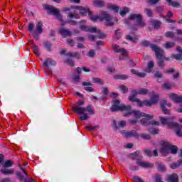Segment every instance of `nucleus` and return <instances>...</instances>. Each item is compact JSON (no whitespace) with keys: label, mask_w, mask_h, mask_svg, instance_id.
I'll use <instances>...</instances> for the list:
<instances>
[{"label":"nucleus","mask_w":182,"mask_h":182,"mask_svg":"<svg viewBox=\"0 0 182 182\" xmlns=\"http://www.w3.org/2000/svg\"><path fill=\"white\" fill-rule=\"evenodd\" d=\"M110 110L112 112H129V110H132V106L124 105L123 104L120 105V100H115L113 102Z\"/></svg>","instance_id":"39448f33"},{"label":"nucleus","mask_w":182,"mask_h":182,"mask_svg":"<svg viewBox=\"0 0 182 182\" xmlns=\"http://www.w3.org/2000/svg\"><path fill=\"white\" fill-rule=\"evenodd\" d=\"M94 6L96 8H102V6H105V1L101 0H96L94 1Z\"/></svg>","instance_id":"72a5a7b5"},{"label":"nucleus","mask_w":182,"mask_h":182,"mask_svg":"<svg viewBox=\"0 0 182 182\" xmlns=\"http://www.w3.org/2000/svg\"><path fill=\"white\" fill-rule=\"evenodd\" d=\"M102 94L105 96H107L109 95V89L107 87H104L102 89Z\"/></svg>","instance_id":"69168bd1"},{"label":"nucleus","mask_w":182,"mask_h":182,"mask_svg":"<svg viewBox=\"0 0 182 182\" xmlns=\"http://www.w3.org/2000/svg\"><path fill=\"white\" fill-rule=\"evenodd\" d=\"M158 170L159 171H166V168L164 165H163V164H161V162H159L158 163Z\"/></svg>","instance_id":"de8ad7c7"},{"label":"nucleus","mask_w":182,"mask_h":182,"mask_svg":"<svg viewBox=\"0 0 182 182\" xmlns=\"http://www.w3.org/2000/svg\"><path fill=\"white\" fill-rule=\"evenodd\" d=\"M172 58L173 59H176V60H182V53H178V54H172Z\"/></svg>","instance_id":"a18cd8bd"},{"label":"nucleus","mask_w":182,"mask_h":182,"mask_svg":"<svg viewBox=\"0 0 182 182\" xmlns=\"http://www.w3.org/2000/svg\"><path fill=\"white\" fill-rule=\"evenodd\" d=\"M154 77L157 79V82L159 83L163 82V74L160 71H156L154 73Z\"/></svg>","instance_id":"7c9ffc66"},{"label":"nucleus","mask_w":182,"mask_h":182,"mask_svg":"<svg viewBox=\"0 0 182 182\" xmlns=\"http://www.w3.org/2000/svg\"><path fill=\"white\" fill-rule=\"evenodd\" d=\"M140 166H139V165L137 166H134V165H130L129 166V170H131L132 171H137V170H139Z\"/></svg>","instance_id":"6e6d98bb"},{"label":"nucleus","mask_w":182,"mask_h":182,"mask_svg":"<svg viewBox=\"0 0 182 182\" xmlns=\"http://www.w3.org/2000/svg\"><path fill=\"white\" fill-rule=\"evenodd\" d=\"M77 9L80 11V14L82 16H86L87 14L89 15V12H92L89 7H84L82 6H78Z\"/></svg>","instance_id":"4468645a"},{"label":"nucleus","mask_w":182,"mask_h":182,"mask_svg":"<svg viewBox=\"0 0 182 182\" xmlns=\"http://www.w3.org/2000/svg\"><path fill=\"white\" fill-rule=\"evenodd\" d=\"M151 49L155 52V55L158 59V66H159V68L162 69H164V66H166V65L164 64V58L163 57V55L164 54V50H163V49H161L160 47H159V46L156 44H151Z\"/></svg>","instance_id":"20e7f679"},{"label":"nucleus","mask_w":182,"mask_h":182,"mask_svg":"<svg viewBox=\"0 0 182 182\" xmlns=\"http://www.w3.org/2000/svg\"><path fill=\"white\" fill-rule=\"evenodd\" d=\"M176 46V43L174 42H166L164 45L165 49H170L171 48H174Z\"/></svg>","instance_id":"58836bf2"},{"label":"nucleus","mask_w":182,"mask_h":182,"mask_svg":"<svg viewBox=\"0 0 182 182\" xmlns=\"http://www.w3.org/2000/svg\"><path fill=\"white\" fill-rule=\"evenodd\" d=\"M67 23H69L70 25L76 26L77 25V21L72 19H75V14L73 13H69V14L67 16Z\"/></svg>","instance_id":"2eb2a0df"},{"label":"nucleus","mask_w":182,"mask_h":182,"mask_svg":"<svg viewBox=\"0 0 182 182\" xmlns=\"http://www.w3.org/2000/svg\"><path fill=\"white\" fill-rule=\"evenodd\" d=\"M85 105V101L80 100L77 105L73 106V111L77 114H83L85 113V107H82Z\"/></svg>","instance_id":"9b49d317"},{"label":"nucleus","mask_w":182,"mask_h":182,"mask_svg":"<svg viewBox=\"0 0 182 182\" xmlns=\"http://www.w3.org/2000/svg\"><path fill=\"white\" fill-rule=\"evenodd\" d=\"M160 120L164 126H168V127L171 128L178 127V123L173 122V118L171 117H160Z\"/></svg>","instance_id":"1a4fd4ad"},{"label":"nucleus","mask_w":182,"mask_h":182,"mask_svg":"<svg viewBox=\"0 0 182 182\" xmlns=\"http://www.w3.org/2000/svg\"><path fill=\"white\" fill-rule=\"evenodd\" d=\"M85 112H88L90 114H95V109H93V106L90 105L85 107Z\"/></svg>","instance_id":"c9c22d12"},{"label":"nucleus","mask_w":182,"mask_h":182,"mask_svg":"<svg viewBox=\"0 0 182 182\" xmlns=\"http://www.w3.org/2000/svg\"><path fill=\"white\" fill-rule=\"evenodd\" d=\"M129 11H130L128 7H125L122 11H120L119 14L122 17L126 16V14H128Z\"/></svg>","instance_id":"8fccbe9b"},{"label":"nucleus","mask_w":182,"mask_h":182,"mask_svg":"<svg viewBox=\"0 0 182 182\" xmlns=\"http://www.w3.org/2000/svg\"><path fill=\"white\" fill-rule=\"evenodd\" d=\"M132 180L134 182H146L144 181V180H143L140 176H137V175H134L132 176Z\"/></svg>","instance_id":"4c0bfd02"},{"label":"nucleus","mask_w":182,"mask_h":182,"mask_svg":"<svg viewBox=\"0 0 182 182\" xmlns=\"http://www.w3.org/2000/svg\"><path fill=\"white\" fill-rule=\"evenodd\" d=\"M59 32L62 35L63 38H66L67 36H72V33L69 30L60 28L59 30Z\"/></svg>","instance_id":"b1692460"},{"label":"nucleus","mask_w":182,"mask_h":182,"mask_svg":"<svg viewBox=\"0 0 182 182\" xmlns=\"http://www.w3.org/2000/svg\"><path fill=\"white\" fill-rule=\"evenodd\" d=\"M141 137L144 139V140H150V139H151V136L147 134H141Z\"/></svg>","instance_id":"4d7b16f0"},{"label":"nucleus","mask_w":182,"mask_h":182,"mask_svg":"<svg viewBox=\"0 0 182 182\" xmlns=\"http://www.w3.org/2000/svg\"><path fill=\"white\" fill-rule=\"evenodd\" d=\"M164 36H165L166 38H174L175 34H174V32H173V31H166V32L164 33Z\"/></svg>","instance_id":"37998d69"},{"label":"nucleus","mask_w":182,"mask_h":182,"mask_svg":"<svg viewBox=\"0 0 182 182\" xmlns=\"http://www.w3.org/2000/svg\"><path fill=\"white\" fill-rule=\"evenodd\" d=\"M129 114H134L136 119H141V117H145L144 119H141V123L142 126H149V124H151L152 126L160 125V122H159V121L151 120V119H154V115H150L140 111H133L132 110V108L131 110L127 111L125 116H129Z\"/></svg>","instance_id":"f257e3e1"},{"label":"nucleus","mask_w":182,"mask_h":182,"mask_svg":"<svg viewBox=\"0 0 182 182\" xmlns=\"http://www.w3.org/2000/svg\"><path fill=\"white\" fill-rule=\"evenodd\" d=\"M82 114L81 116H80V120L81 121H85V120H87V119H89V116L87 115V114L83 112L82 114Z\"/></svg>","instance_id":"603ef678"},{"label":"nucleus","mask_w":182,"mask_h":182,"mask_svg":"<svg viewBox=\"0 0 182 182\" xmlns=\"http://www.w3.org/2000/svg\"><path fill=\"white\" fill-rule=\"evenodd\" d=\"M141 46H144V48H147L149 46H150V48H151V45L150 44V41H144L141 43Z\"/></svg>","instance_id":"3c124183"},{"label":"nucleus","mask_w":182,"mask_h":182,"mask_svg":"<svg viewBox=\"0 0 182 182\" xmlns=\"http://www.w3.org/2000/svg\"><path fill=\"white\" fill-rule=\"evenodd\" d=\"M137 96V91L136 90H132L131 95L129 96V102H136L139 98L136 97Z\"/></svg>","instance_id":"412c9836"},{"label":"nucleus","mask_w":182,"mask_h":182,"mask_svg":"<svg viewBox=\"0 0 182 182\" xmlns=\"http://www.w3.org/2000/svg\"><path fill=\"white\" fill-rule=\"evenodd\" d=\"M33 28H34L33 23H29V24H28V31L33 33V32H34V31H33Z\"/></svg>","instance_id":"338daca9"},{"label":"nucleus","mask_w":182,"mask_h":182,"mask_svg":"<svg viewBox=\"0 0 182 182\" xmlns=\"http://www.w3.org/2000/svg\"><path fill=\"white\" fill-rule=\"evenodd\" d=\"M44 68H49L50 66H56V61L52 60L51 58H47L43 63Z\"/></svg>","instance_id":"f3484780"},{"label":"nucleus","mask_w":182,"mask_h":182,"mask_svg":"<svg viewBox=\"0 0 182 182\" xmlns=\"http://www.w3.org/2000/svg\"><path fill=\"white\" fill-rule=\"evenodd\" d=\"M122 135L124 136V137L127 139H132V137L139 139V134L134 131L124 132H122Z\"/></svg>","instance_id":"ddd939ff"},{"label":"nucleus","mask_w":182,"mask_h":182,"mask_svg":"<svg viewBox=\"0 0 182 182\" xmlns=\"http://www.w3.org/2000/svg\"><path fill=\"white\" fill-rule=\"evenodd\" d=\"M0 173H3L4 176H13V174H15V171L14 169L4 168L0 169Z\"/></svg>","instance_id":"a211bd4d"},{"label":"nucleus","mask_w":182,"mask_h":182,"mask_svg":"<svg viewBox=\"0 0 182 182\" xmlns=\"http://www.w3.org/2000/svg\"><path fill=\"white\" fill-rule=\"evenodd\" d=\"M89 16H90V19L92 22H96L97 19H99L100 22L106 21V26H113L114 25V23L112 21V16L109 15V14L103 13L102 16H93V12L91 11L89 12Z\"/></svg>","instance_id":"7ed1b4c3"},{"label":"nucleus","mask_w":182,"mask_h":182,"mask_svg":"<svg viewBox=\"0 0 182 182\" xmlns=\"http://www.w3.org/2000/svg\"><path fill=\"white\" fill-rule=\"evenodd\" d=\"M44 48H46V49H47V50L48 52H52V43L49 42V41H45L43 43Z\"/></svg>","instance_id":"473e14b6"},{"label":"nucleus","mask_w":182,"mask_h":182,"mask_svg":"<svg viewBox=\"0 0 182 182\" xmlns=\"http://www.w3.org/2000/svg\"><path fill=\"white\" fill-rule=\"evenodd\" d=\"M112 48L115 53H121L122 55L119 56V60H126L127 58V50L126 49L120 48L117 44H112Z\"/></svg>","instance_id":"6e6552de"},{"label":"nucleus","mask_w":182,"mask_h":182,"mask_svg":"<svg viewBox=\"0 0 182 182\" xmlns=\"http://www.w3.org/2000/svg\"><path fill=\"white\" fill-rule=\"evenodd\" d=\"M113 78L114 80H127V79H129V76L124 74H117L113 76Z\"/></svg>","instance_id":"aec40b11"},{"label":"nucleus","mask_w":182,"mask_h":182,"mask_svg":"<svg viewBox=\"0 0 182 182\" xmlns=\"http://www.w3.org/2000/svg\"><path fill=\"white\" fill-rule=\"evenodd\" d=\"M66 56L69 58H74L75 59H80V54L78 52H68Z\"/></svg>","instance_id":"bb28decb"},{"label":"nucleus","mask_w":182,"mask_h":182,"mask_svg":"<svg viewBox=\"0 0 182 182\" xmlns=\"http://www.w3.org/2000/svg\"><path fill=\"white\" fill-rule=\"evenodd\" d=\"M43 23L41 21H38L36 24V32L41 35L43 32Z\"/></svg>","instance_id":"cd10ccee"},{"label":"nucleus","mask_w":182,"mask_h":182,"mask_svg":"<svg viewBox=\"0 0 182 182\" xmlns=\"http://www.w3.org/2000/svg\"><path fill=\"white\" fill-rule=\"evenodd\" d=\"M178 149L177 146L171 145L168 142H164L162 144V147L161 149V152L162 154H168V153H171V154H177Z\"/></svg>","instance_id":"0eeeda50"},{"label":"nucleus","mask_w":182,"mask_h":182,"mask_svg":"<svg viewBox=\"0 0 182 182\" xmlns=\"http://www.w3.org/2000/svg\"><path fill=\"white\" fill-rule=\"evenodd\" d=\"M139 95H147V93H149V90L146 89V88H141L139 91H138Z\"/></svg>","instance_id":"864d4df0"},{"label":"nucleus","mask_w":182,"mask_h":182,"mask_svg":"<svg viewBox=\"0 0 182 182\" xmlns=\"http://www.w3.org/2000/svg\"><path fill=\"white\" fill-rule=\"evenodd\" d=\"M43 8L45 11H47L48 15H53L54 16H56L60 22L63 21V16L60 14V11L58 9H55L53 6L49 4L44 5Z\"/></svg>","instance_id":"423d86ee"},{"label":"nucleus","mask_w":182,"mask_h":182,"mask_svg":"<svg viewBox=\"0 0 182 182\" xmlns=\"http://www.w3.org/2000/svg\"><path fill=\"white\" fill-rule=\"evenodd\" d=\"M166 105H167V101L166 100H162L161 102V109L164 114H168V113H170V111L166 109Z\"/></svg>","instance_id":"4be33fe9"},{"label":"nucleus","mask_w":182,"mask_h":182,"mask_svg":"<svg viewBox=\"0 0 182 182\" xmlns=\"http://www.w3.org/2000/svg\"><path fill=\"white\" fill-rule=\"evenodd\" d=\"M168 182H178V175L176 173H172L168 176Z\"/></svg>","instance_id":"a878e982"},{"label":"nucleus","mask_w":182,"mask_h":182,"mask_svg":"<svg viewBox=\"0 0 182 182\" xmlns=\"http://www.w3.org/2000/svg\"><path fill=\"white\" fill-rule=\"evenodd\" d=\"M66 63H68V65L71 66V68H73V66H75V63L73 62V60H72V59H70V58L67 59Z\"/></svg>","instance_id":"bf43d9fd"},{"label":"nucleus","mask_w":182,"mask_h":182,"mask_svg":"<svg viewBox=\"0 0 182 182\" xmlns=\"http://www.w3.org/2000/svg\"><path fill=\"white\" fill-rule=\"evenodd\" d=\"M88 56L89 58H95V56H96V51H95V50H90L88 52Z\"/></svg>","instance_id":"13d9d810"},{"label":"nucleus","mask_w":182,"mask_h":182,"mask_svg":"<svg viewBox=\"0 0 182 182\" xmlns=\"http://www.w3.org/2000/svg\"><path fill=\"white\" fill-rule=\"evenodd\" d=\"M145 13L149 18H151V16H153V11H151L150 9H146Z\"/></svg>","instance_id":"5fc2aeb1"},{"label":"nucleus","mask_w":182,"mask_h":182,"mask_svg":"<svg viewBox=\"0 0 182 182\" xmlns=\"http://www.w3.org/2000/svg\"><path fill=\"white\" fill-rule=\"evenodd\" d=\"M90 33H100V30H97V28L96 27H91V28H88V31Z\"/></svg>","instance_id":"79ce46f5"},{"label":"nucleus","mask_w":182,"mask_h":182,"mask_svg":"<svg viewBox=\"0 0 182 182\" xmlns=\"http://www.w3.org/2000/svg\"><path fill=\"white\" fill-rule=\"evenodd\" d=\"M169 97L175 102V103H182V96L178 95L177 94L171 93L169 95Z\"/></svg>","instance_id":"dca6fc26"},{"label":"nucleus","mask_w":182,"mask_h":182,"mask_svg":"<svg viewBox=\"0 0 182 182\" xmlns=\"http://www.w3.org/2000/svg\"><path fill=\"white\" fill-rule=\"evenodd\" d=\"M112 124L114 130H117V129H119V125H117V122L115 119L112 121Z\"/></svg>","instance_id":"0e129e2a"},{"label":"nucleus","mask_w":182,"mask_h":182,"mask_svg":"<svg viewBox=\"0 0 182 182\" xmlns=\"http://www.w3.org/2000/svg\"><path fill=\"white\" fill-rule=\"evenodd\" d=\"M92 83H96L97 85H105V80L100 77H92Z\"/></svg>","instance_id":"c756f323"},{"label":"nucleus","mask_w":182,"mask_h":182,"mask_svg":"<svg viewBox=\"0 0 182 182\" xmlns=\"http://www.w3.org/2000/svg\"><path fill=\"white\" fill-rule=\"evenodd\" d=\"M86 130H90V132H95V130H97V129H99V126H88L85 127Z\"/></svg>","instance_id":"49530a36"},{"label":"nucleus","mask_w":182,"mask_h":182,"mask_svg":"<svg viewBox=\"0 0 182 182\" xmlns=\"http://www.w3.org/2000/svg\"><path fill=\"white\" fill-rule=\"evenodd\" d=\"M129 19L131 21H134V19H136L137 26L141 28H144V26H146V23L143 21V16L141 14H132L129 16Z\"/></svg>","instance_id":"9d476101"},{"label":"nucleus","mask_w":182,"mask_h":182,"mask_svg":"<svg viewBox=\"0 0 182 182\" xmlns=\"http://www.w3.org/2000/svg\"><path fill=\"white\" fill-rule=\"evenodd\" d=\"M130 156H132V160H136V166H139V167H141V168H151L154 167V164L141 160V157L143 156H141V152H140V151H136L135 152L130 154Z\"/></svg>","instance_id":"f03ea898"},{"label":"nucleus","mask_w":182,"mask_h":182,"mask_svg":"<svg viewBox=\"0 0 182 182\" xmlns=\"http://www.w3.org/2000/svg\"><path fill=\"white\" fill-rule=\"evenodd\" d=\"M98 33V35L97 36V38H98V39H105V38H106V35L103 33L100 32V33Z\"/></svg>","instance_id":"052dcab7"},{"label":"nucleus","mask_w":182,"mask_h":182,"mask_svg":"<svg viewBox=\"0 0 182 182\" xmlns=\"http://www.w3.org/2000/svg\"><path fill=\"white\" fill-rule=\"evenodd\" d=\"M166 1L169 6H173V8H180L181 6L178 1H174L173 0H166Z\"/></svg>","instance_id":"c85d7f7f"},{"label":"nucleus","mask_w":182,"mask_h":182,"mask_svg":"<svg viewBox=\"0 0 182 182\" xmlns=\"http://www.w3.org/2000/svg\"><path fill=\"white\" fill-rule=\"evenodd\" d=\"M159 102V95H153L151 97V100L148 101V103L149 105H148V107H150L151 105H156Z\"/></svg>","instance_id":"393cba45"},{"label":"nucleus","mask_w":182,"mask_h":182,"mask_svg":"<svg viewBox=\"0 0 182 182\" xmlns=\"http://www.w3.org/2000/svg\"><path fill=\"white\" fill-rule=\"evenodd\" d=\"M148 132L149 133H150L151 134H159L160 130H159V129H156V128H149L148 129Z\"/></svg>","instance_id":"ea45409f"},{"label":"nucleus","mask_w":182,"mask_h":182,"mask_svg":"<svg viewBox=\"0 0 182 182\" xmlns=\"http://www.w3.org/2000/svg\"><path fill=\"white\" fill-rule=\"evenodd\" d=\"M136 106H138V107H143V106H147V107H149V100H146L144 101L140 100V99H137V100L136 101Z\"/></svg>","instance_id":"5701e85b"},{"label":"nucleus","mask_w":182,"mask_h":182,"mask_svg":"<svg viewBox=\"0 0 182 182\" xmlns=\"http://www.w3.org/2000/svg\"><path fill=\"white\" fill-rule=\"evenodd\" d=\"M118 90H119V92H122V93H124V95H126L127 93L129 92V88L127 87V86L124 85H121L119 87H118Z\"/></svg>","instance_id":"2f4dec72"},{"label":"nucleus","mask_w":182,"mask_h":182,"mask_svg":"<svg viewBox=\"0 0 182 182\" xmlns=\"http://www.w3.org/2000/svg\"><path fill=\"white\" fill-rule=\"evenodd\" d=\"M109 9H112V11H114V12H115V14H117L120 9V8H119V6L113 4V5H110L108 6Z\"/></svg>","instance_id":"a19ab883"},{"label":"nucleus","mask_w":182,"mask_h":182,"mask_svg":"<svg viewBox=\"0 0 182 182\" xmlns=\"http://www.w3.org/2000/svg\"><path fill=\"white\" fill-rule=\"evenodd\" d=\"M152 25L154 26V29H159V28L161 26V21L158 20H152Z\"/></svg>","instance_id":"f704fd0d"},{"label":"nucleus","mask_w":182,"mask_h":182,"mask_svg":"<svg viewBox=\"0 0 182 182\" xmlns=\"http://www.w3.org/2000/svg\"><path fill=\"white\" fill-rule=\"evenodd\" d=\"M33 52L35 53L36 56H39V47L36 45H33L32 46Z\"/></svg>","instance_id":"c03bdc74"},{"label":"nucleus","mask_w":182,"mask_h":182,"mask_svg":"<svg viewBox=\"0 0 182 182\" xmlns=\"http://www.w3.org/2000/svg\"><path fill=\"white\" fill-rule=\"evenodd\" d=\"M176 128H177V129H176V135H177L178 137H182L181 129L179 128L178 127H176Z\"/></svg>","instance_id":"680f3d73"},{"label":"nucleus","mask_w":182,"mask_h":182,"mask_svg":"<svg viewBox=\"0 0 182 182\" xmlns=\"http://www.w3.org/2000/svg\"><path fill=\"white\" fill-rule=\"evenodd\" d=\"M11 166H14V161L11 160H6L3 164L4 168H9Z\"/></svg>","instance_id":"e433bc0d"},{"label":"nucleus","mask_w":182,"mask_h":182,"mask_svg":"<svg viewBox=\"0 0 182 182\" xmlns=\"http://www.w3.org/2000/svg\"><path fill=\"white\" fill-rule=\"evenodd\" d=\"M124 126H126V121L122 120V121L119 122V123L118 124V128L119 127H124Z\"/></svg>","instance_id":"774afa93"},{"label":"nucleus","mask_w":182,"mask_h":182,"mask_svg":"<svg viewBox=\"0 0 182 182\" xmlns=\"http://www.w3.org/2000/svg\"><path fill=\"white\" fill-rule=\"evenodd\" d=\"M80 29L81 31H83L84 32H88L89 31V28H87V26H86L85 25H80Z\"/></svg>","instance_id":"e2e57ef3"},{"label":"nucleus","mask_w":182,"mask_h":182,"mask_svg":"<svg viewBox=\"0 0 182 182\" xmlns=\"http://www.w3.org/2000/svg\"><path fill=\"white\" fill-rule=\"evenodd\" d=\"M16 176L17 178H18V180H20V181L21 182H35V180L32 178L28 179V177L25 178V176H23V174H22V172L21 171H17Z\"/></svg>","instance_id":"f8f14e48"},{"label":"nucleus","mask_w":182,"mask_h":182,"mask_svg":"<svg viewBox=\"0 0 182 182\" xmlns=\"http://www.w3.org/2000/svg\"><path fill=\"white\" fill-rule=\"evenodd\" d=\"M127 41H129V42H132V43H136L137 42V38L132 37V36H126Z\"/></svg>","instance_id":"09e8293b"},{"label":"nucleus","mask_w":182,"mask_h":182,"mask_svg":"<svg viewBox=\"0 0 182 182\" xmlns=\"http://www.w3.org/2000/svg\"><path fill=\"white\" fill-rule=\"evenodd\" d=\"M82 85L84 86V90H85L86 92L95 91V89H93V87H89V86H92V82H82Z\"/></svg>","instance_id":"6ab92c4d"}]
</instances>
